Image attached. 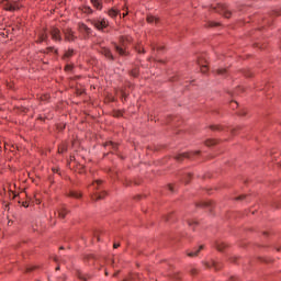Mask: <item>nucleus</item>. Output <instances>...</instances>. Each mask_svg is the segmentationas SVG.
Returning <instances> with one entry per match:
<instances>
[{"instance_id":"20","label":"nucleus","mask_w":281,"mask_h":281,"mask_svg":"<svg viewBox=\"0 0 281 281\" xmlns=\"http://www.w3.org/2000/svg\"><path fill=\"white\" fill-rule=\"evenodd\" d=\"M74 55V49H68L65 55H64V59H69L71 58Z\"/></svg>"},{"instance_id":"18","label":"nucleus","mask_w":281,"mask_h":281,"mask_svg":"<svg viewBox=\"0 0 281 281\" xmlns=\"http://www.w3.org/2000/svg\"><path fill=\"white\" fill-rule=\"evenodd\" d=\"M119 14V11L116 9H110L108 11V15H110L112 19H115Z\"/></svg>"},{"instance_id":"42","label":"nucleus","mask_w":281,"mask_h":281,"mask_svg":"<svg viewBox=\"0 0 281 281\" xmlns=\"http://www.w3.org/2000/svg\"><path fill=\"white\" fill-rule=\"evenodd\" d=\"M122 15L125 18L126 15H128V12H125V13H123Z\"/></svg>"},{"instance_id":"46","label":"nucleus","mask_w":281,"mask_h":281,"mask_svg":"<svg viewBox=\"0 0 281 281\" xmlns=\"http://www.w3.org/2000/svg\"><path fill=\"white\" fill-rule=\"evenodd\" d=\"M195 273H196V270H193V271H192V274H195Z\"/></svg>"},{"instance_id":"32","label":"nucleus","mask_w":281,"mask_h":281,"mask_svg":"<svg viewBox=\"0 0 281 281\" xmlns=\"http://www.w3.org/2000/svg\"><path fill=\"white\" fill-rule=\"evenodd\" d=\"M135 49H136V52H138V53H145V49L142 48L140 46H139V47H136Z\"/></svg>"},{"instance_id":"43","label":"nucleus","mask_w":281,"mask_h":281,"mask_svg":"<svg viewBox=\"0 0 281 281\" xmlns=\"http://www.w3.org/2000/svg\"><path fill=\"white\" fill-rule=\"evenodd\" d=\"M236 128L231 130L232 134H235Z\"/></svg>"},{"instance_id":"16","label":"nucleus","mask_w":281,"mask_h":281,"mask_svg":"<svg viewBox=\"0 0 281 281\" xmlns=\"http://www.w3.org/2000/svg\"><path fill=\"white\" fill-rule=\"evenodd\" d=\"M47 41V34L46 33H42L38 35V40L36 41V43L41 44L43 42Z\"/></svg>"},{"instance_id":"35","label":"nucleus","mask_w":281,"mask_h":281,"mask_svg":"<svg viewBox=\"0 0 281 281\" xmlns=\"http://www.w3.org/2000/svg\"><path fill=\"white\" fill-rule=\"evenodd\" d=\"M9 195H10V196L12 195V199H15V198H16V194L13 193V191H9Z\"/></svg>"},{"instance_id":"5","label":"nucleus","mask_w":281,"mask_h":281,"mask_svg":"<svg viewBox=\"0 0 281 281\" xmlns=\"http://www.w3.org/2000/svg\"><path fill=\"white\" fill-rule=\"evenodd\" d=\"M218 14H223L226 19L231 18V11L227 9V5L218 3L216 8H213Z\"/></svg>"},{"instance_id":"7","label":"nucleus","mask_w":281,"mask_h":281,"mask_svg":"<svg viewBox=\"0 0 281 281\" xmlns=\"http://www.w3.org/2000/svg\"><path fill=\"white\" fill-rule=\"evenodd\" d=\"M64 34H65V40L68 42H72L76 40V35H74V32L71 29H66L64 31Z\"/></svg>"},{"instance_id":"40","label":"nucleus","mask_w":281,"mask_h":281,"mask_svg":"<svg viewBox=\"0 0 281 281\" xmlns=\"http://www.w3.org/2000/svg\"><path fill=\"white\" fill-rule=\"evenodd\" d=\"M202 206L207 207L209 203H202Z\"/></svg>"},{"instance_id":"19","label":"nucleus","mask_w":281,"mask_h":281,"mask_svg":"<svg viewBox=\"0 0 281 281\" xmlns=\"http://www.w3.org/2000/svg\"><path fill=\"white\" fill-rule=\"evenodd\" d=\"M92 5H94V8H97L98 10L102 9V4L100 2V0H91Z\"/></svg>"},{"instance_id":"33","label":"nucleus","mask_w":281,"mask_h":281,"mask_svg":"<svg viewBox=\"0 0 281 281\" xmlns=\"http://www.w3.org/2000/svg\"><path fill=\"white\" fill-rule=\"evenodd\" d=\"M245 198H246V195H239V196H237L235 200H236V201H243Z\"/></svg>"},{"instance_id":"1","label":"nucleus","mask_w":281,"mask_h":281,"mask_svg":"<svg viewBox=\"0 0 281 281\" xmlns=\"http://www.w3.org/2000/svg\"><path fill=\"white\" fill-rule=\"evenodd\" d=\"M131 42H132V37L130 35L120 36V45L116 43H113L114 50H116L121 57L128 56V50H126V47L131 44Z\"/></svg>"},{"instance_id":"8","label":"nucleus","mask_w":281,"mask_h":281,"mask_svg":"<svg viewBox=\"0 0 281 281\" xmlns=\"http://www.w3.org/2000/svg\"><path fill=\"white\" fill-rule=\"evenodd\" d=\"M203 249H204V246L201 245L200 247L194 248V250L189 251V252L187 254V256H188L189 258H196V257L199 256L200 251L203 250Z\"/></svg>"},{"instance_id":"26","label":"nucleus","mask_w":281,"mask_h":281,"mask_svg":"<svg viewBox=\"0 0 281 281\" xmlns=\"http://www.w3.org/2000/svg\"><path fill=\"white\" fill-rule=\"evenodd\" d=\"M66 150H67L66 145H60V147L58 148L59 154H64Z\"/></svg>"},{"instance_id":"48","label":"nucleus","mask_w":281,"mask_h":281,"mask_svg":"<svg viewBox=\"0 0 281 281\" xmlns=\"http://www.w3.org/2000/svg\"><path fill=\"white\" fill-rule=\"evenodd\" d=\"M133 76H134V77H137V74L135 72Z\"/></svg>"},{"instance_id":"4","label":"nucleus","mask_w":281,"mask_h":281,"mask_svg":"<svg viewBox=\"0 0 281 281\" xmlns=\"http://www.w3.org/2000/svg\"><path fill=\"white\" fill-rule=\"evenodd\" d=\"M2 7L9 12L18 11L21 8V4L18 1H4Z\"/></svg>"},{"instance_id":"31","label":"nucleus","mask_w":281,"mask_h":281,"mask_svg":"<svg viewBox=\"0 0 281 281\" xmlns=\"http://www.w3.org/2000/svg\"><path fill=\"white\" fill-rule=\"evenodd\" d=\"M201 71H202V74H206L207 66H205V65L201 66Z\"/></svg>"},{"instance_id":"27","label":"nucleus","mask_w":281,"mask_h":281,"mask_svg":"<svg viewBox=\"0 0 281 281\" xmlns=\"http://www.w3.org/2000/svg\"><path fill=\"white\" fill-rule=\"evenodd\" d=\"M105 147H112L113 149H115V148H116V144L113 143V142H108V143L105 144Z\"/></svg>"},{"instance_id":"39","label":"nucleus","mask_w":281,"mask_h":281,"mask_svg":"<svg viewBox=\"0 0 281 281\" xmlns=\"http://www.w3.org/2000/svg\"><path fill=\"white\" fill-rule=\"evenodd\" d=\"M211 130H221L220 126H211Z\"/></svg>"},{"instance_id":"21","label":"nucleus","mask_w":281,"mask_h":281,"mask_svg":"<svg viewBox=\"0 0 281 281\" xmlns=\"http://www.w3.org/2000/svg\"><path fill=\"white\" fill-rule=\"evenodd\" d=\"M192 178V173L188 172L186 176L182 178L186 184L190 182V179Z\"/></svg>"},{"instance_id":"3","label":"nucleus","mask_w":281,"mask_h":281,"mask_svg":"<svg viewBox=\"0 0 281 281\" xmlns=\"http://www.w3.org/2000/svg\"><path fill=\"white\" fill-rule=\"evenodd\" d=\"M200 155V151H189L175 155V160L183 161L184 159H194V156Z\"/></svg>"},{"instance_id":"47","label":"nucleus","mask_w":281,"mask_h":281,"mask_svg":"<svg viewBox=\"0 0 281 281\" xmlns=\"http://www.w3.org/2000/svg\"><path fill=\"white\" fill-rule=\"evenodd\" d=\"M113 277L116 278V277H117V273H113Z\"/></svg>"},{"instance_id":"37","label":"nucleus","mask_w":281,"mask_h":281,"mask_svg":"<svg viewBox=\"0 0 281 281\" xmlns=\"http://www.w3.org/2000/svg\"><path fill=\"white\" fill-rule=\"evenodd\" d=\"M119 247H120V244H117V243H114V244H113V248H114V249H117Z\"/></svg>"},{"instance_id":"12","label":"nucleus","mask_w":281,"mask_h":281,"mask_svg":"<svg viewBox=\"0 0 281 281\" xmlns=\"http://www.w3.org/2000/svg\"><path fill=\"white\" fill-rule=\"evenodd\" d=\"M104 196H106V192H102V193H94V194H91V200H93V201H101V200H103L104 199Z\"/></svg>"},{"instance_id":"36","label":"nucleus","mask_w":281,"mask_h":281,"mask_svg":"<svg viewBox=\"0 0 281 281\" xmlns=\"http://www.w3.org/2000/svg\"><path fill=\"white\" fill-rule=\"evenodd\" d=\"M71 68H72V67H71L70 65H67L66 68H65V70H66V71H70Z\"/></svg>"},{"instance_id":"15","label":"nucleus","mask_w":281,"mask_h":281,"mask_svg":"<svg viewBox=\"0 0 281 281\" xmlns=\"http://www.w3.org/2000/svg\"><path fill=\"white\" fill-rule=\"evenodd\" d=\"M147 21H148V23H150V24H157V23H159V19L158 18H156V16H154V15H148L147 16Z\"/></svg>"},{"instance_id":"11","label":"nucleus","mask_w":281,"mask_h":281,"mask_svg":"<svg viewBox=\"0 0 281 281\" xmlns=\"http://www.w3.org/2000/svg\"><path fill=\"white\" fill-rule=\"evenodd\" d=\"M50 35L54 41H61V35H60L59 29H52Z\"/></svg>"},{"instance_id":"28","label":"nucleus","mask_w":281,"mask_h":281,"mask_svg":"<svg viewBox=\"0 0 281 281\" xmlns=\"http://www.w3.org/2000/svg\"><path fill=\"white\" fill-rule=\"evenodd\" d=\"M135 278H138V274L130 276L127 279H125V280H123V281H134Z\"/></svg>"},{"instance_id":"10","label":"nucleus","mask_w":281,"mask_h":281,"mask_svg":"<svg viewBox=\"0 0 281 281\" xmlns=\"http://www.w3.org/2000/svg\"><path fill=\"white\" fill-rule=\"evenodd\" d=\"M57 213H58V217L60 220H65L66 215H68L70 213L69 210H67L65 206H61L57 210Z\"/></svg>"},{"instance_id":"17","label":"nucleus","mask_w":281,"mask_h":281,"mask_svg":"<svg viewBox=\"0 0 281 281\" xmlns=\"http://www.w3.org/2000/svg\"><path fill=\"white\" fill-rule=\"evenodd\" d=\"M225 247H227V244H225L224 241H217L216 243V249L220 251H223L225 249Z\"/></svg>"},{"instance_id":"30","label":"nucleus","mask_w":281,"mask_h":281,"mask_svg":"<svg viewBox=\"0 0 281 281\" xmlns=\"http://www.w3.org/2000/svg\"><path fill=\"white\" fill-rule=\"evenodd\" d=\"M213 145H215V140L210 139V140L206 142L207 147L213 146Z\"/></svg>"},{"instance_id":"22","label":"nucleus","mask_w":281,"mask_h":281,"mask_svg":"<svg viewBox=\"0 0 281 281\" xmlns=\"http://www.w3.org/2000/svg\"><path fill=\"white\" fill-rule=\"evenodd\" d=\"M82 13L85 14H92L93 10L90 7L82 8Z\"/></svg>"},{"instance_id":"41","label":"nucleus","mask_w":281,"mask_h":281,"mask_svg":"<svg viewBox=\"0 0 281 281\" xmlns=\"http://www.w3.org/2000/svg\"><path fill=\"white\" fill-rule=\"evenodd\" d=\"M34 268H27L26 271L30 272V271H33Z\"/></svg>"},{"instance_id":"23","label":"nucleus","mask_w":281,"mask_h":281,"mask_svg":"<svg viewBox=\"0 0 281 281\" xmlns=\"http://www.w3.org/2000/svg\"><path fill=\"white\" fill-rule=\"evenodd\" d=\"M77 278H79L82 281H87L88 280V276L86 273H81V272L77 273Z\"/></svg>"},{"instance_id":"13","label":"nucleus","mask_w":281,"mask_h":281,"mask_svg":"<svg viewBox=\"0 0 281 281\" xmlns=\"http://www.w3.org/2000/svg\"><path fill=\"white\" fill-rule=\"evenodd\" d=\"M68 196L78 200L82 196V194H81V192H79L77 190H71V191H69Z\"/></svg>"},{"instance_id":"9","label":"nucleus","mask_w":281,"mask_h":281,"mask_svg":"<svg viewBox=\"0 0 281 281\" xmlns=\"http://www.w3.org/2000/svg\"><path fill=\"white\" fill-rule=\"evenodd\" d=\"M101 54H102L105 58H108V59H110V60H114V55H113V53L111 52L110 48H101Z\"/></svg>"},{"instance_id":"25","label":"nucleus","mask_w":281,"mask_h":281,"mask_svg":"<svg viewBox=\"0 0 281 281\" xmlns=\"http://www.w3.org/2000/svg\"><path fill=\"white\" fill-rule=\"evenodd\" d=\"M102 181L101 180H95L94 182H92V188L94 189H99V187L101 186Z\"/></svg>"},{"instance_id":"2","label":"nucleus","mask_w":281,"mask_h":281,"mask_svg":"<svg viewBox=\"0 0 281 281\" xmlns=\"http://www.w3.org/2000/svg\"><path fill=\"white\" fill-rule=\"evenodd\" d=\"M91 25L98 31H103L109 26V21L106 19H95L90 21Z\"/></svg>"},{"instance_id":"49","label":"nucleus","mask_w":281,"mask_h":281,"mask_svg":"<svg viewBox=\"0 0 281 281\" xmlns=\"http://www.w3.org/2000/svg\"><path fill=\"white\" fill-rule=\"evenodd\" d=\"M175 279L179 280V277H175Z\"/></svg>"},{"instance_id":"45","label":"nucleus","mask_w":281,"mask_h":281,"mask_svg":"<svg viewBox=\"0 0 281 281\" xmlns=\"http://www.w3.org/2000/svg\"><path fill=\"white\" fill-rule=\"evenodd\" d=\"M23 207H27L26 203H23Z\"/></svg>"},{"instance_id":"38","label":"nucleus","mask_w":281,"mask_h":281,"mask_svg":"<svg viewBox=\"0 0 281 281\" xmlns=\"http://www.w3.org/2000/svg\"><path fill=\"white\" fill-rule=\"evenodd\" d=\"M168 188H169V190H170L171 192H175V189H173L172 184H169Z\"/></svg>"},{"instance_id":"34","label":"nucleus","mask_w":281,"mask_h":281,"mask_svg":"<svg viewBox=\"0 0 281 281\" xmlns=\"http://www.w3.org/2000/svg\"><path fill=\"white\" fill-rule=\"evenodd\" d=\"M188 225H189V226L198 225V222L189 221V222H188Z\"/></svg>"},{"instance_id":"50","label":"nucleus","mask_w":281,"mask_h":281,"mask_svg":"<svg viewBox=\"0 0 281 281\" xmlns=\"http://www.w3.org/2000/svg\"><path fill=\"white\" fill-rule=\"evenodd\" d=\"M233 104L237 105V103H236V102H234Z\"/></svg>"},{"instance_id":"14","label":"nucleus","mask_w":281,"mask_h":281,"mask_svg":"<svg viewBox=\"0 0 281 281\" xmlns=\"http://www.w3.org/2000/svg\"><path fill=\"white\" fill-rule=\"evenodd\" d=\"M207 267L213 268L216 271H218L222 268L220 261H211V263H207Z\"/></svg>"},{"instance_id":"6","label":"nucleus","mask_w":281,"mask_h":281,"mask_svg":"<svg viewBox=\"0 0 281 281\" xmlns=\"http://www.w3.org/2000/svg\"><path fill=\"white\" fill-rule=\"evenodd\" d=\"M79 31L86 38L90 37L93 33L92 29H89L85 23H79Z\"/></svg>"},{"instance_id":"44","label":"nucleus","mask_w":281,"mask_h":281,"mask_svg":"<svg viewBox=\"0 0 281 281\" xmlns=\"http://www.w3.org/2000/svg\"><path fill=\"white\" fill-rule=\"evenodd\" d=\"M55 270H56V271H59V270H60V267L55 268Z\"/></svg>"},{"instance_id":"24","label":"nucleus","mask_w":281,"mask_h":281,"mask_svg":"<svg viewBox=\"0 0 281 281\" xmlns=\"http://www.w3.org/2000/svg\"><path fill=\"white\" fill-rule=\"evenodd\" d=\"M216 72H217L218 76H226L227 75V70L224 69V68L217 69Z\"/></svg>"},{"instance_id":"29","label":"nucleus","mask_w":281,"mask_h":281,"mask_svg":"<svg viewBox=\"0 0 281 281\" xmlns=\"http://www.w3.org/2000/svg\"><path fill=\"white\" fill-rule=\"evenodd\" d=\"M220 26V23L217 22H209V27H216Z\"/></svg>"}]
</instances>
